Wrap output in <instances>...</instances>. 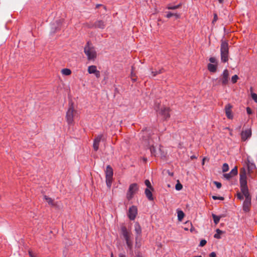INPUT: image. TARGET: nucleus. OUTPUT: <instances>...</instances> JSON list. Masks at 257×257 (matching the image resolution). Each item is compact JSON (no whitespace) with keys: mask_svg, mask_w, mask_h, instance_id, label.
<instances>
[{"mask_svg":"<svg viewBox=\"0 0 257 257\" xmlns=\"http://www.w3.org/2000/svg\"><path fill=\"white\" fill-rule=\"evenodd\" d=\"M239 183L241 192H237L236 197L238 199L242 200L243 199V196L245 200L243 203V210L245 212H248L251 207V196L249 193L247 185L246 173L244 170L240 172Z\"/></svg>","mask_w":257,"mask_h":257,"instance_id":"obj_1","label":"nucleus"},{"mask_svg":"<svg viewBox=\"0 0 257 257\" xmlns=\"http://www.w3.org/2000/svg\"><path fill=\"white\" fill-rule=\"evenodd\" d=\"M154 108L158 116L161 117L163 120H166L170 117V107L161 105L160 103H156Z\"/></svg>","mask_w":257,"mask_h":257,"instance_id":"obj_2","label":"nucleus"},{"mask_svg":"<svg viewBox=\"0 0 257 257\" xmlns=\"http://www.w3.org/2000/svg\"><path fill=\"white\" fill-rule=\"evenodd\" d=\"M120 234L123 236L125 240L127 246L130 249L133 247V241L132 233L131 228H127L124 225H122L120 227Z\"/></svg>","mask_w":257,"mask_h":257,"instance_id":"obj_3","label":"nucleus"},{"mask_svg":"<svg viewBox=\"0 0 257 257\" xmlns=\"http://www.w3.org/2000/svg\"><path fill=\"white\" fill-rule=\"evenodd\" d=\"M84 53L88 60L94 61L97 57V53L94 47L90 42L87 43L84 47Z\"/></svg>","mask_w":257,"mask_h":257,"instance_id":"obj_4","label":"nucleus"},{"mask_svg":"<svg viewBox=\"0 0 257 257\" xmlns=\"http://www.w3.org/2000/svg\"><path fill=\"white\" fill-rule=\"evenodd\" d=\"M77 111L74 109L72 105L69 106L66 115V121L68 124L73 123L74 118L77 114Z\"/></svg>","mask_w":257,"mask_h":257,"instance_id":"obj_5","label":"nucleus"},{"mask_svg":"<svg viewBox=\"0 0 257 257\" xmlns=\"http://www.w3.org/2000/svg\"><path fill=\"white\" fill-rule=\"evenodd\" d=\"M105 174L106 185L110 188L112 182L113 175V169L110 165L106 166Z\"/></svg>","mask_w":257,"mask_h":257,"instance_id":"obj_6","label":"nucleus"},{"mask_svg":"<svg viewBox=\"0 0 257 257\" xmlns=\"http://www.w3.org/2000/svg\"><path fill=\"white\" fill-rule=\"evenodd\" d=\"M139 190V186L137 183L131 184L127 191L126 197L128 200H131L134 196L135 194L137 193Z\"/></svg>","mask_w":257,"mask_h":257,"instance_id":"obj_7","label":"nucleus"},{"mask_svg":"<svg viewBox=\"0 0 257 257\" xmlns=\"http://www.w3.org/2000/svg\"><path fill=\"white\" fill-rule=\"evenodd\" d=\"M229 73L227 69H224L220 77L219 81L223 86L226 85L229 81Z\"/></svg>","mask_w":257,"mask_h":257,"instance_id":"obj_8","label":"nucleus"},{"mask_svg":"<svg viewBox=\"0 0 257 257\" xmlns=\"http://www.w3.org/2000/svg\"><path fill=\"white\" fill-rule=\"evenodd\" d=\"M138 214V208L136 206L133 205L128 209L127 216L131 220H134Z\"/></svg>","mask_w":257,"mask_h":257,"instance_id":"obj_9","label":"nucleus"},{"mask_svg":"<svg viewBox=\"0 0 257 257\" xmlns=\"http://www.w3.org/2000/svg\"><path fill=\"white\" fill-rule=\"evenodd\" d=\"M87 71L89 74H94L97 78H98L100 77V71L97 70V67L95 65H91L88 66Z\"/></svg>","mask_w":257,"mask_h":257,"instance_id":"obj_10","label":"nucleus"},{"mask_svg":"<svg viewBox=\"0 0 257 257\" xmlns=\"http://www.w3.org/2000/svg\"><path fill=\"white\" fill-rule=\"evenodd\" d=\"M232 106L229 103L227 104L225 106V112L227 118L232 119L233 114L232 112Z\"/></svg>","mask_w":257,"mask_h":257,"instance_id":"obj_11","label":"nucleus"},{"mask_svg":"<svg viewBox=\"0 0 257 257\" xmlns=\"http://www.w3.org/2000/svg\"><path fill=\"white\" fill-rule=\"evenodd\" d=\"M251 136V128H248L244 131H242L241 133V138L243 141H246L247 139L249 138Z\"/></svg>","mask_w":257,"mask_h":257,"instance_id":"obj_12","label":"nucleus"},{"mask_svg":"<svg viewBox=\"0 0 257 257\" xmlns=\"http://www.w3.org/2000/svg\"><path fill=\"white\" fill-rule=\"evenodd\" d=\"M103 137L102 135H99L96 136L93 141V148L95 151H97L99 149V143Z\"/></svg>","mask_w":257,"mask_h":257,"instance_id":"obj_13","label":"nucleus"},{"mask_svg":"<svg viewBox=\"0 0 257 257\" xmlns=\"http://www.w3.org/2000/svg\"><path fill=\"white\" fill-rule=\"evenodd\" d=\"M229 53V46L227 41L221 40L220 53Z\"/></svg>","mask_w":257,"mask_h":257,"instance_id":"obj_14","label":"nucleus"},{"mask_svg":"<svg viewBox=\"0 0 257 257\" xmlns=\"http://www.w3.org/2000/svg\"><path fill=\"white\" fill-rule=\"evenodd\" d=\"M104 22L102 20H98L95 22V23L92 25L90 26L89 28H99V29H104L105 27Z\"/></svg>","mask_w":257,"mask_h":257,"instance_id":"obj_15","label":"nucleus"},{"mask_svg":"<svg viewBox=\"0 0 257 257\" xmlns=\"http://www.w3.org/2000/svg\"><path fill=\"white\" fill-rule=\"evenodd\" d=\"M135 231L137 234V237L141 236L142 233V228L138 222H136L135 224Z\"/></svg>","mask_w":257,"mask_h":257,"instance_id":"obj_16","label":"nucleus"},{"mask_svg":"<svg viewBox=\"0 0 257 257\" xmlns=\"http://www.w3.org/2000/svg\"><path fill=\"white\" fill-rule=\"evenodd\" d=\"M217 64L209 63L207 65V69L210 72L215 73L217 70Z\"/></svg>","mask_w":257,"mask_h":257,"instance_id":"obj_17","label":"nucleus"},{"mask_svg":"<svg viewBox=\"0 0 257 257\" xmlns=\"http://www.w3.org/2000/svg\"><path fill=\"white\" fill-rule=\"evenodd\" d=\"M153 190H151L149 188H146L145 190V194L149 200H153V199H154V198L153 197V195L152 193V191H153Z\"/></svg>","mask_w":257,"mask_h":257,"instance_id":"obj_18","label":"nucleus"},{"mask_svg":"<svg viewBox=\"0 0 257 257\" xmlns=\"http://www.w3.org/2000/svg\"><path fill=\"white\" fill-rule=\"evenodd\" d=\"M221 60L223 63L227 62L228 60L229 53H220Z\"/></svg>","mask_w":257,"mask_h":257,"instance_id":"obj_19","label":"nucleus"},{"mask_svg":"<svg viewBox=\"0 0 257 257\" xmlns=\"http://www.w3.org/2000/svg\"><path fill=\"white\" fill-rule=\"evenodd\" d=\"M247 165L249 173H252L256 168L255 165L251 162H248Z\"/></svg>","mask_w":257,"mask_h":257,"instance_id":"obj_20","label":"nucleus"},{"mask_svg":"<svg viewBox=\"0 0 257 257\" xmlns=\"http://www.w3.org/2000/svg\"><path fill=\"white\" fill-rule=\"evenodd\" d=\"M61 72L62 74L64 76H69L72 73L71 70L69 68L62 69L61 71Z\"/></svg>","mask_w":257,"mask_h":257,"instance_id":"obj_21","label":"nucleus"},{"mask_svg":"<svg viewBox=\"0 0 257 257\" xmlns=\"http://www.w3.org/2000/svg\"><path fill=\"white\" fill-rule=\"evenodd\" d=\"M134 71H135V67L134 66H132L131 77L132 80L133 82H136L137 81V77L136 75V73L134 72Z\"/></svg>","mask_w":257,"mask_h":257,"instance_id":"obj_22","label":"nucleus"},{"mask_svg":"<svg viewBox=\"0 0 257 257\" xmlns=\"http://www.w3.org/2000/svg\"><path fill=\"white\" fill-rule=\"evenodd\" d=\"M44 198L47 201V202L48 203V204L49 205H50L51 206H54V205H55L54 202V200L52 198H51L47 196H45Z\"/></svg>","mask_w":257,"mask_h":257,"instance_id":"obj_23","label":"nucleus"},{"mask_svg":"<svg viewBox=\"0 0 257 257\" xmlns=\"http://www.w3.org/2000/svg\"><path fill=\"white\" fill-rule=\"evenodd\" d=\"M250 91H251V96L252 99L256 102L257 103V94L255 93L252 92V88L251 87L250 88Z\"/></svg>","mask_w":257,"mask_h":257,"instance_id":"obj_24","label":"nucleus"},{"mask_svg":"<svg viewBox=\"0 0 257 257\" xmlns=\"http://www.w3.org/2000/svg\"><path fill=\"white\" fill-rule=\"evenodd\" d=\"M216 233H215L214 235V238L219 239L220 238V234L222 233V231L219 229H217Z\"/></svg>","mask_w":257,"mask_h":257,"instance_id":"obj_25","label":"nucleus"},{"mask_svg":"<svg viewBox=\"0 0 257 257\" xmlns=\"http://www.w3.org/2000/svg\"><path fill=\"white\" fill-rule=\"evenodd\" d=\"M212 217L213 218V220L214 223L217 224L219 223V220L220 219V217L218 216H216L215 214H212Z\"/></svg>","mask_w":257,"mask_h":257,"instance_id":"obj_26","label":"nucleus"},{"mask_svg":"<svg viewBox=\"0 0 257 257\" xmlns=\"http://www.w3.org/2000/svg\"><path fill=\"white\" fill-rule=\"evenodd\" d=\"M164 69L162 68V69H160L158 71H152V74L153 76H156L157 75H158L159 74L162 73L163 72H164Z\"/></svg>","mask_w":257,"mask_h":257,"instance_id":"obj_27","label":"nucleus"},{"mask_svg":"<svg viewBox=\"0 0 257 257\" xmlns=\"http://www.w3.org/2000/svg\"><path fill=\"white\" fill-rule=\"evenodd\" d=\"M230 173L232 177L236 175L238 173L237 167H235L233 169H232Z\"/></svg>","mask_w":257,"mask_h":257,"instance_id":"obj_28","label":"nucleus"},{"mask_svg":"<svg viewBox=\"0 0 257 257\" xmlns=\"http://www.w3.org/2000/svg\"><path fill=\"white\" fill-rule=\"evenodd\" d=\"M239 79L238 76L237 75H234L232 76L231 81L233 84L236 83L238 79Z\"/></svg>","mask_w":257,"mask_h":257,"instance_id":"obj_29","label":"nucleus"},{"mask_svg":"<svg viewBox=\"0 0 257 257\" xmlns=\"http://www.w3.org/2000/svg\"><path fill=\"white\" fill-rule=\"evenodd\" d=\"M180 7H181L180 4L176 5V6H168L167 7V9L168 10H175L177 9H179V8H180Z\"/></svg>","mask_w":257,"mask_h":257,"instance_id":"obj_30","label":"nucleus"},{"mask_svg":"<svg viewBox=\"0 0 257 257\" xmlns=\"http://www.w3.org/2000/svg\"><path fill=\"white\" fill-rule=\"evenodd\" d=\"M145 184L147 186V188L153 190L151 184L149 180H146L145 181Z\"/></svg>","mask_w":257,"mask_h":257,"instance_id":"obj_31","label":"nucleus"},{"mask_svg":"<svg viewBox=\"0 0 257 257\" xmlns=\"http://www.w3.org/2000/svg\"><path fill=\"white\" fill-rule=\"evenodd\" d=\"M184 216V214L182 211H179L178 212V217L179 220H181Z\"/></svg>","mask_w":257,"mask_h":257,"instance_id":"obj_32","label":"nucleus"},{"mask_svg":"<svg viewBox=\"0 0 257 257\" xmlns=\"http://www.w3.org/2000/svg\"><path fill=\"white\" fill-rule=\"evenodd\" d=\"M229 170V167L227 164L224 163L222 166V172H226Z\"/></svg>","mask_w":257,"mask_h":257,"instance_id":"obj_33","label":"nucleus"},{"mask_svg":"<svg viewBox=\"0 0 257 257\" xmlns=\"http://www.w3.org/2000/svg\"><path fill=\"white\" fill-rule=\"evenodd\" d=\"M209 60L211 64H217V60L215 57H210Z\"/></svg>","mask_w":257,"mask_h":257,"instance_id":"obj_34","label":"nucleus"},{"mask_svg":"<svg viewBox=\"0 0 257 257\" xmlns=\"http://www.w3.org/2000/svg\"><path fill=\"white\" fill-rule=\"evenodd\" d=\"M223 176L224 178L228 180L233 177L231 175L230 173L224 174L223 175Z\"/></svg>","mask_w":257,"mask_h":257,"instance_id":"obj_35","label":"nucleus"},{"mask_svg":"<svg viewBox=\"0 0 257 257\" xmlns=\"http://www.w3.org/2000/svg\"><path fill=\"white\" fill-rule=\"evenodd\" d=\"M213 183L216 185V187L218 189H219L221 187V183L217 181H214Z\"/></svg>","mask_w":257,"mask_h":257,"instance_id":"obj_36","label":"nucleus"},{"mask_svg":"<svg viewBox=\"0 0 257 257\" xmlns=\"http://www.w3.org/2000/svg\"><path fill=\"white\" fill-rule=\"evenodd\" d=\"M207 243V241L205 239H202L201 241H200V244L199 245L201 247L204 246Z\"/></svg>","mask_w":257,"mask_h":257,"instance_id":"obj_37","label":"nucleus"},{"mask_svg":"<svg viewBox=\"0 0 257 257\" xmlns=\"http://www.w3.org/2000/svg\"><path fill=\"white\" fill-rule=\"evenodd\" d=\"M217 20H218L217 15L216 14H214L212 23L214 24V23H215L217 21Z\"/></svg>","mask_w":257,"mask_h":257,"instance_id":"obj_38","label":"nucleus"},{"mask_svg":"<svg viewBox=\"0 0 257 257\" xmlns=\"http://www.w3.org/2000/svg\"><path fill=\"white\" fill-rule=\"evenodd\" d=\"M175 187H176V190H180L182 188V185L181 184L178 183V184H176Z\"/></svg>","mask_w":257,"mask_h":257,"instance_id":"obj_39","label":"nucleus"},{"mask_svg":"<svg viewBox=\"0 0 257 257\" xmlns=\"http://www.w3.org/2000/svg\"><path fill=\"white\" fill-rule=\"evenodd\" d=\"M212 198L214 199V200H217V199H219V200H223L224 198L223 197H217L216 196H212Z\"/></svg>","mask_w":257,"mask_h":257,"instance_id":"obj_40","label":"nucleus"},{"mask_svg":"<svg viewBox=\"0 0 257 257\" xmlns=\"http://www.w3.org/2000/svg\"><path fill=\"white\" fill-rule=\"evenodd\" d=\"M174 14L171 12H168L166 15V17L167 18H170L171 17L173 16Z\"/></svg>","mask_w":257,"mask_h":257,"instance_id":"obj_41","label":"nucleus"},{"mask_svg":"<svg viewBox=\"0 0 257 257\" xmlns=\"http://www.w3.org/2000/svg\"><path fill=\"white\" fill-rule=\"evenodd\" d=\"M246 111H247V114H251L252 113V110L249 107H247L246 108Z\"/></svg>","mask_w":257,"mask_h":257,"instance_id":"obj_42","label":"nucleus"},{"mask_svg":"<svg viewBox=\"0 0 257 257\" xmlns=\"http://www.w3.org/2000/svg\"><path fill=\"white\" fill-rule=\"evenodd\" d=\"M29 254L30 257H36V255L31 250L29 251Z\"/></svg>","mask_w":257,"mask_h":257,"instance_id":"obj_43","label":"nucleus"},{"mask_svg":"<svg viewBox=\"0 0 257 257\" xmlns=\"http://www.w3.org/2000/svg\"><path fill=\"white\" fill-rule=\"evenodd\" d=\"M150 151H151V153H152V154H153V155H155V148H154V147L152 146V147H151V148H150Z\"/></svg>","mask_w":257,"mask_h":257,"instance_id":"obj_44","label":"nucleus"},{"mask_svg":"<svg viewBox=\"0 0 257 257\" xmlns=\"http://www.w3.org/2000/svg\"><path fill=\"white\" fill-rule=\"evenodd\" d=\"M209 257H216V254L215 252H212L209 254Z\"/></svg>","mask_w":257,"mask_h":257,"instance_id":"obj_45","label":"nucleus"},{"mask_svg":"<svg viewBox=\"0 0 257 257\" xmlns=\"http://www.w3.org/2000/svg\"><path fill=\"white\" fill-rule=\"evenodd\" d=\"M173 16H175L176 18H180V15L177 13L174 14Z\"/></svg>","mask_w":257,"mask_h":257,"instance_id":"obj_46","label":"nucleus"},{"mask_svg":"<svg viewBox=\"0 0 257 257\" xmlns=\"http://www.w3.org/2000/svg\"><path fill=\"white\" fill-rule=\"evenodd\" d=\"M118 256L119 257H126L125 255L123 253H119Z\"/></svg>","mask_w":257,"mask_h":257,"instance_id":"obj_47","label":"nucleus"},{"mask_svg":"<svg viewBox=\"0 0 257 257\" xmlns=\"http://www.w3.org/2000/svg\"><path fill=\"white\" fill-rule=\"evenodd\" d=\"M226 129L230 131V135L232 136V130L230 129L229 127H226Z\"/></svg>","mask_w":257,"mask_h":257,"instance_id":"obj_48","label":"nucleus"},{"mask_svg":"<svg viewBox=\"0 0 257 257\" xmlns=\"http://www.w3.org/2000/svg\"><path fill=\"white\" fill-rule=\"evenodd\" d=\"M220 4H222L224 0H218Z\"/></svg>","mask_w":257,"mask_h":257,"instance_id":"obj_49","label":"nucleus"},{"mask_svg":"<svg viewBox=\"0 0 257 257\" xmlns=\"http://www.w3.org/2000/svg\"><path fill=\"white\" fill-rule=\"evenodd\" d=\"M204 161H205V158H203V161H202V165H203L204 164Z\"/></svg>","mask_w":257,"mask_h":257,"instance_id":"obj_50","label":"nucleus"},{"mask_svg":"<svg viewBox=\"0 0 257 257\" xmlns=\"http://www.w3.org/2000/svg\"><path fill=\"white\" fill-rule=\"evenodd\" d=\"M136 257H143L142 255H140V254H138L136 255Z\"/></svg>","mask_w":257,"mask_h":257,"instance_id":"obj_51","label":"nucleus"},{"mask_svg":"<svg viewBox=\"0 0 257 257\" xmlns=\"http://www.w3.org/2000/svg\"><path fill=\"white\" fill-rule=\"evenodd\" d=\"M111 257H113V255L112 253H111Z\"/></svg>","mask_w":257,"mask_h":257,"instance_id":"obj_52","label":"nucleus"},{"mask_svg":"<svg viewBox=\"0 0 257 257\" xmlns=\"http://www.w3.org/2000/svg\"><path fill=\"white\" fill-rule=\"evenodd\" d=\"M195 257H202L201 255H199V256H195Z\"/></svg>","mask_w":257,"mask_h":257,"instance_id":"obj_53","label":"nucleus"}]
</instances>
